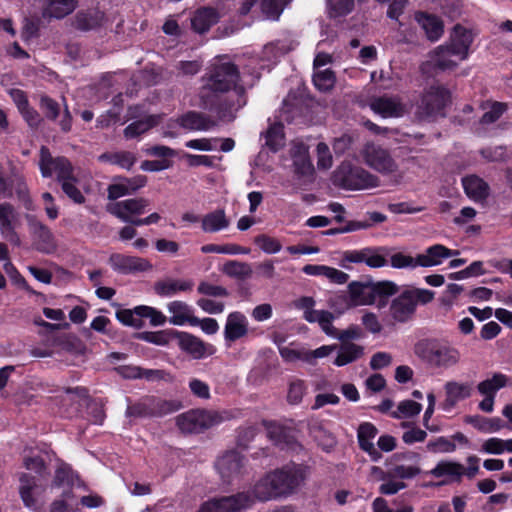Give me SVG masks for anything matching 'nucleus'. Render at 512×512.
Masks as SVG:
<instances>
[{
    "label": "nucleus",
    "instance_id": "obj_1",
    "mask_svg": "<svg viewBox=\"0 0 512 512\" xmlns=\"http://www.w3.org/2000/svg\"><path fill=\"white\" fill-rule=\"evenodd\" d=\"M202 82L198 107L214 112L221 121H233L236 112L247 103L238 66L230 61L215 63L202 77Z\"/></svg>",
    "mask_w": 512,
    "mask_h": 512
},
{
    "label": "nucleus",
    "instance_id": "obj_2",
    "mask_svg": "<svg viewBox=\"0 0 512 512\" xmlns=\"http://www.w3.org/2000/svg\"><path fill=\"white\" fill-rule=\"evenodd\" d=\"M309 467L303 464H288L267 473L254 485V494L259 501L287 496L294 493L307 479Z\"/></svg>",
    "mask_w": 512,
    "mask_h": 512
},
{
    "label": "nucleus",
    "instance_id": "obj_3",
    "mask_svg": "<svg viewBox=\"0 0 512 512\" xmlns=\"http://www.w3.org/2000/svg\"><path fill=\"white\" fill-rule=\"evenodd\" d=\"M39 170L43 178H50L56 173L57 182L61 185L63 193L75 204L85 202V196L76 186L78 179L74 174L73 164L67 157H53L48 147L41 146Z\"/></svg>",
    "mask_w": 512,
    "mask_h": 512
},
{
    "label": "nucleus",
    "instance_id": "obj_4",
    "mask_svg": "<svg viewBox=\"0 0 512 512\" xmlns=\"http://www.w3.org/2000/svg\"><path fill=\"white\" fill-rule=\"evenodd\" d=\"M452 96L443 85H431L425 89L417 104L416 116L423 121H435L446 116V108L451 104Z\"/></svg>",
    "mask_w": 512,
    "mask_h": 512
},
{
    "label": "nucleus",
    "instance_id": "obj_5",
    "mask_svg": "<svg viewBox=\"0 0 512 512\" xmlns=\"http://www.w3.org/2000/svg\"><path fill=\"white\" fill-rule=\"evenodd\" d=\"M332 183L345 190H363L379 185V178L351 162H342L332 174Z\"/></svg>",
    "mask_w": 512,
    "mask_h": 512
},
{
    "label": "nucleus",
    "instance_id": "obj_6",
    "mask_svg": "<svg viewBox=\"0 0 512 512\" xmlns=\"http://www.w3.org/2000/svg\"><path fill=\"white\" fill-rule=\"evenodd\" d=\"M435 292L423 288H409L403 290L390 305V312L397 322H407L412 318L418 304L426 305L433 301Z\"/></svg>",
    "mask_w": 512,
    "mask_h": 512
},
{
    "label": "nucleus",
    "instance_id": "obj_7",
    "mask_svg": "<svg viewBox=\"0 0 512 512\" xmlns=\"http://www.w3.org/2000/svg\"><path fill=\"white\" fill-rule=\"evenodd\" d=\"M222 416L215 411L192 409L176 417V425L186 434L201 433L222 421Z\"/></svg>",
    "mask_w": 512,
    "mask_h": 512
},
{
    "label": "nucleus",
    "instance_id": "obj_8",
    "mask_svg": "<svg viewBox=\"0 0 512 512\" xmlns=\"http://www.w3.org/2000/svg\"><path fill=\"white\" fill-rule=\"evenodd\" d=\"M159 333L156 345L168 346L176 343L182 352H213V346L205 343L199 337L191 333L177 331L175 329H165L157 331Z\"/></svg>",
    "mask_w": 512,
    "mask_h": 512
},
{
    "label": "nucleus",
    "instance_id": "obj_9",
    "mask_svg": "<svg viewBox=\"0 0 512 512\" xmlns=\"http://www.w3.org/2000/svg\"><path fill=\"white\" fill-rule=\"evenodd\" d=\"M371 278L365 281H352L348 284V295L337 296L333 306L340 304L343 309L373 304Z\"/></svg>",
    "mask_w": 512,
    "mask_h": 512
},
{
    "label": "nucleus",
    "instance_id": "obj_10",
    "mask_svg": "<svg viewBox=\"0 0 512 512\" xmlns=\"http://www.w3.org/2000/svg\"><path fill=\"white\" fill-rule=\"evenodd\" d=\"M245 467V457L236 450L226 451L216 462V468L222 480L228 484L240 479L245 472Z\"/></svg>",
    "mask_w": 512,
    "mask_h": 512
},
{
    "label": "nucleus",
    "instance_id": "obj_11",
    "mask_svg": "<svg viewBox=\"0 0 512 512\" xmlns=\"http://www.w3.org/2000/svg\"><path fill=\"white\" fill-rule=\"evenodd\" d=\"M108 263L113 271L123 275L143 273L153 269V265L148 259L123 253H112Z\"/></svg>",
    "mask_w": 512,
    "mask_h": 512
},
{
    "label": "nucleus",
    "instance_id": "obj_12",
    "mask_svg": "<svg viewBox=\"0 0 512 512\" xmlns=\"http://www.w3.org/2000/svg\"><path fill=\"white\" fill-rule=\"evenodd\" d=\"M264 426L269 440L280 449L296 451L302 448L296 429L276 422H264Z\"/></svg>",
    "mask_w": 512,
    "mask_h": 512
},
{
    "label": "nucleus",
    "instance_id": "obj_13",
    "mask_svg": "<svg viewBox=\"0 0 512 512\" xmlns=\"http://www.w3.org/2000/svg\"><path fill=\"white\" fill-rule=\"evenodd\" d=\"M474 40L471 30L456 24L453 27L450 42L446 45L439 46L440 52H447L449 55L459 56L461 60H465L468 57L470 46Z\"/></svg>",
    "mask_w": 512,
    "mask_h": 512
},
{
    "label": "nucleus",
    "instance_id": "obj_14",
    "mask_svg": "<svg viewBox=\"0 0 512 512\" xmlns=\"http://www.w3.org/2000/svg\"><path fill=\"white\" fill-rule=\"evenodd\" d=\"M29 231L36 242V249L43 253H49L54 247V237L44 223H42L35 215L26 214L25 216Z\"/></svg>",
    "mask_w": 512,
    "mask_h": 512
},
{
    "label": "nucleus",
    "instance_id": "obj_15",
    "mask_svg": "<svg viewBox=\"0 0 512 512\" xmlns=\"http://www.w3.org/2000/svg\"><path fill=\"white\" fill-rule=\"evenodd\" d=\"M366 163L373 169L381 173H391L396 169V163L388 150L376 146L368 145L365 148Z\"/></svg>",
    "mask_w": 512,
    "mask_h": 512
},
{
    "label": "nucleus",
    "instance_id": "obj_16",
    "mask_svg": "<svg viewBox=\"0 0 512 512\" xmlns=\"http://www.w3.org/2000/svg\"><path fill=\"white\" fill-rule=\"evenodd\" d=\"M258 500L252 491L238 492L234 495L215 498L221 512H242Z\"/></svg>",
    "mask_w": 512,
    "mask_h": 512
},
{
    "label": "nucleus",
    "instance_id": "obj_17",
    "mask_svg": "<svg viewBox=\"0 0 512 512\" xmlns=\"http://www.w3.org/2000/svg\"><path fill=\"white\" fill-rule=\"evenodd\" d=\"M445 400L442 402V408L449 411L456 406L459 401L470 397L472 386L468 383H459L456 381H449L444 386Z\"/></svg>",
    "mask_w": 512,
    "mask_h": 512
},
{
    "label": "nucleus",
    "instance_id": "obj_18",
    "mask_svg": "<svg viewBox=\"0 0 512 512\" xmlns=\"http://www.w3.org/2000/svg\"><path fill=\"white\" fill-rule=\"evenodd\" d=\"M371 109L384 118H397L403 116L405 109L401 101L394 97L380 96L375 98Z\"/></svg>",
    "mask_w": 512,
    "mask_h": 512
},
{
    "label": "nucleus",
    "instance_id": "obj_19",
    "mask_svg": "<svg viewBox=\"0 0 512 512\" xmlns=\"http://www.w3.org/2000/svg\"><path fill=\"white\" fill-rule=\"evenodd\" d=\"M415 20L424 30L428 40L435 42L443 35L444 24L438 16L428 12L418 11L415 13Z\"/></svg>",
    "mask_w": 512,
    "mask_h": 512
},
{
    "label": "nucleus",
    "instance_id": "obj_20",
    "mask_svg": "<svg viewBox=\"0 0 512 512\" xmlns=\"http://www.w3.org/2000/svg\"><path fill=\"white\" fill-rule=\"evenodd\" d=\"M219 13L213 7L198 8L191 18V28L198 34H204L210 30L212 26L218 23Z\"/></svg>",
    "mask_w": 512,
    "mask_h": 512
},
{
    "label": "nucleus",
    "instance_id": "obj_21",
    "mask_svg": "<svg viewBox=\"0 0 512 512\" xmlns=\"http://www.w3.org/2000/svg\"><path fill=\"white\" fill-rule=\"evenodd\" d=\"M248 333V321L244 314L235 311L228 315L225 328L224 338L226 342H235L236 340L246 336Z\"/></svg>",
    "mask_w": 512,
    "mask_h": 512
},
{
    "label": "nucleus",
    "instance_id": "obj_22",
    "mask_svg": "<svg viewBox=\"0 0 512 512\" xmlns=\"http://www.w3.org/2000/svg\"><path fill=\"white\" fill-rule=\"evenodd\" d=\"M150 205V201L146 198H130L122 201H117L114 204L108 206V212L113 216L117 217V213L124 215L135 216L142 215L146 212L147 207Z\"/></svg>",
    "mask_w": 512,
    "mask_h": 512
},
{
    "label": "nucleus",
    "instance_id": "obj_23",
    "mask_svg": "<svg viewBox=\"0 0 512 512\" xmlns=\"http://www.w3.org/2000/svg\"><path fill=\"white\" fill-rule=\"evenodd\" d=\"M178 124L191 131H207L216 125V122L208 115L198 111H188L177 119Z\"/></svg>",
    "mask_w": 512,
    "mask_h": 512
},
{
    "label": "nucleus",
    "instance_id": "obj_24",
    "mask_svg": "<svg viewBox=\"0 0 512 512\" xmlns=\"http://www.w3.org/2000/svg\"><path fill=\"white\" fill-rule=\"evenodd\" d=\"M193 280H180L167 278L158 280L153 285L154 293L160 297H171L179 292H188L193 289Z\"/></svg>",
    "mask_w": 512,
    "mask_h": 512
},
{
    "label": "nucleus",
    "instance_id": "obj_25",
    "mask_svg": "<svg viewBox=\"0 0 512 512\" xmlns=\"http://www.w3.org/2000/svg\"><path fill=\"white\" fill-rule=\"evenodd\" d=\"M377 433V428L369 422L360 424L357 430L359 447L367 452L373 461H378L382 457L381 453L375 448L372 442V439L375 438Z\"/></svg>",
    "mask_w": 512,
    "mask_h": 512
},
{
    "label": "nucleus",
    "instance_id": "obj_26",
    "mask_svg": "<svg viewBox=\"0 0 512 512\" xmlns=\"http://www.w3.org/2000/svg\"><path fill=\"white\" fill-rule=\"evenodd\" d=\"M167 309L172 316L169 322L176 326L197 323V317L193 315V309L186 302L175 300L167 305Z\"/></svg>",
    "mask_w": 512,
    "mask_h": 512
},
{
    "label": "nucleus",
    "instance_id": "obj_27",
    "mask_svg": "<svg viewBox=\"0 0 512 512\" xmlns=\"http://www.w3.org/2000/svg\"><path fill=\"white\" fill-rule=\"evenodd\" d=\"M464 472L465 468L461 463L442 460L430 471V474L435 478L447 477L448 479L442 482V484H445L448 482H460Z\"/></svg>",
    "mask_w": 512,
    "mask_h": 512
},
{
    "label": "nucleus",
    "instance_id": "obj_28",
    "mask_svg": "<svg viewBox=\"0 0 512 512\" xmlns=\"http://www.w3.org/2000/svg\"><path fill=\"white\" fill-rule=\"evenodd\" d=\"M462 185L466 195L475 202L485 201L489 196L490 187L488 183L476 175L464 177Z\"/></svg>",
    "mask_w": 512,
    "mask_h": 512
},
{
    "label": "nucleus",
    "instance_id": "obj_29",
    "mask_svg": "<svg viewBox=\"0 0 512 512\" xmlns=\"http://www.w3.org/2000/svg\"><path fill=\"white\" fill-rule=\"evenodd\" d=\"M40 485L37 478L28 473H21L19 475V495L24 505L28 508L35 506L36 497L39 493Z\"/></svg>",
    "mask_w": 512,
    "mask_h": 512
},
{
    "label": "nucleus",
    "instance_id": "obj_30",
    "mask_svg": "<svg viewBox=\"0 0 512 512\" xmlns=\"http://www.w3.org/2000/svg\"><path fill=\"white\" fill-rule=\"evenodd\" d=\"M18 216V212L11 203H0V229L2 234L10 240L13 237H17L16 225Z\"/></svg>",
    "mask_w": 512,
    "mask_h": 512
},
{
    "label": "nucleus",
    "instance_id": "obj_31",
    "mask_svg": "<svg viewBox=\"0 0 512 512\" xmlns=\"http://www.w3.org/2000/svg\"><path fill=\"white\" fill-rule=\"evenodd\" d=\"M161 120L162 117L159 114L147 115L144 118L136 120L126 126L123 130V135L126 139L137 138L158 126Z\"/></svg>",
    "mask_w": 512,
    "mask_h": 512
},
{
    "label": "nucleus",
    "instance_id": "obj_32",
    "mask_svg": "<svg viewBox=\"0 0 512 512\" xmlns=\"http://www.w3.org/2000/svg\"><path fill=\"white\" fill-rule=\"evenodd\" d=\"M77 0H44L43 16L63 19L77 7Z\"/></svg>",
    "mask_w": 512,
    "mask_h": 512
},
{
    "label": "nucleus",
    "instance_id": "obj_33",
    "mask_svg": "<svg viewBox=\"0 0 512 512\" xmlns=\"http://www.w3.org/2000/svg\"><path fill=\"white\" fill-rule=\"evenodd\" d=\"M105 14L99 10L79 11L74 18V26L80 31H90L102 26Z\"/></svg>",
    "mask_w": 512,
    "mask_h": 512
},
{
    "label": "nucleus",
    "instance_id": "obj_34",
    "mask_svg": "<svg viewBox=\"0 0 512 512\" xmlns=\"http://www.w3.org/2000/svg\"><path fill=\"white\" fill-rule=\"evenodd\" d=\"M124 379L145 378L147 380L164 379L166 373L163 370L142 369L139 366L120 365L114 368Z\"/></svg>",
    "mask_w": 512,
    "mask_h": 512
},
{
    "label": "nucleus",
    "instance_id": "obj_35",
    "mask_svg": "<svg viewBox=\"0 0 512 512\" xmlns=\"http://www.w3.org/2000/svg\"><path fill=\"white\" fill-rule=\"evenodd\" d=\"M371 287V291L373 293V304L378 301L379 307L386 306L389 297L395 295L398 292L397 284L388 280L374 282L371 279Z\"/></svg>",
    "mask_w": 512,
    "mask_h": 512
},
{
    "label": "nucleus",
    "instance_id": "obj_36",
    "mask_svg": "<svg viewBox=\"0 0 512 512\" xmlns=\"http://www.w3.org/2000/svg\"><path fill=\"white\" fill-rule=\"evenodd\" d=\"M229 226V220L223 209H217L206 214L201 219V228L204 232L214 233L223 230Z\"/></svg>",
    "mask_w": 512,
    "mask_h": 512
},
{
    "label": "nucleus",
    "instance_id": "obj_37",
    "mask_svg": "<svg viewBox=\"0 0 512 512\" xmlns=\"http://www.w3.org/2000/svg\"><path fill=\"white\" fill-rule=\"evenodd\" d=\"M221 271L226 276L237 279V280H246L252 276V267L249 263L241 262L238 260H227Z\"/></svg>",
    "mask_w": 512,
    "mask_h": 512
},
{
    "label": "nucleus",
    "instance_id": "obj_38",
    "mask_svg": "<svg viewBox=\"0 0 512 512\" xmlns=\"http://www.w3.org/2000/svg\"><path fill=\"white\" fill-rule=\"evenodd\" d=\"M464 420L479 431L486 433L499 431L505 426L500 418H485L480 415L466 416Z\"/></svg>",
    "mask_w": 512,
    "mask_h": 512
},
{
    "label": "nucleus",
    "instance_id": "obj_39",
    "mask_svg": "<svg viewBox=\"0 0 512 512\" xmlns=\"http://www.w3.org/2000/svg\"><path fill=\"white\" fill-rule=\"evenodd\" d=\"M360 335L361 330L356 326H351L342 331L337 330L335 337H337L342 343V348L338 350V352H362V348L360 346L349 343L351 340L359 338Z\"/></svg>",
    "mask_w": 512,
    "mask_h": 512
},
{
    "label": "nucleus",
    "instance_id": "obj_40",
    "mask_svg": "<svg viewBox=\"0 0 512 512\" xmlns=\"http://www.w3.org/2000/svg\"><path fill=\"white\" fill-rule=\"evenodd\" d=\"M182 408V403L179 400H167L157 397H152V411L153 417H163L168 414L179 411Z\"/></svg>",
    "mask_w": 512,
    "mask_h": 512
},
{
    "label": "nucleus",
    "instance_id": "obj_41",
    "mask_svg": "<svg viewBox=\"0 0 512 512\" xmlns=\"http://www.w3.org/2000/svg\"><path fill=\"white\" fill-rule=\"evenodd\" d=\"M284 140L283 125L275 123L271 125L265 133V144L273 152H277L283 145Z\"/></svg>",
    "mask_w": 512,
    "mask_h": 512
},
{
    "label": "nucleus",
    "instance_id": "obj_42",
    "mask_svg": "<svg viewBox=\"0 0 512 512\" xmlns=\"http://www.w3.org/2000/svg\"><path fill=\"white\" fill-rule=\"evenodd\" d=\"M286 4L287 0H260V9L267 19L277 21Z\"/></svg>",
    "mask_w": 512,
    "mask_h": 512
},
{
    "label": "nucleus",
    "instance_id": "obj_43",
    "mask_svg": "<svg viewBox=\"0 0 512 512\" xmlns=\"http://www.w3.org/2000/svg\"><path fill=\"white\" fill-rule=\"evenodd\" d=\"M507 377L504 374L496 373L491 379L484 380L478 384V390L483 395H495L496 391L505 387Z\"/></svg>",
    "mask_w": 512,
    "mask_h": 512
},
{
    "label": "nucleus",
    "instance_id": "obj_44",
    "mask_svg": "<svg viewBox=\"0 0 512 512\" xmlns=\"http://www.w3.org/2000/svg\"><path fill=\"white\" fill-rule=\"evenodd\" d=\"M127 417H153L152 396L142 398L139 402L128 405Z\"/></svg>",
    "mask_w": 512,
    "mask_h": 512
},
{
    "label": "nucleus",
    "instance_id": "obj_45",
    "mask_svg": "<svg viewBox=\"0 0 512 512\" xmlns=\"http://www.w3.org/2000/svg\"><path fill=\"white\" fill-rule=\"evenodd\" d=\"M135 312L137 316H140L143 318H149L150 324L152 326H162L166 323L167 317L156 308L146 306V305H139L135 307Z\"/></svg>",
    "mask_w": 512,
    "mask_h": 512
},
{
    "label": "nucleus",
    "instance_id": "obj_46",
    "mask_svg": "<svg viewBox=\"0 0 512 512\" xmlns=\"http://www.w3.org/2000/svg\"><path fill=\"white\" fill-rule=\"evenodd\" d=\"M422 410V405L413 400H404L398 404L397 410L391 413L395 419L411 418L417 416Z\"/></svg>",
    "mask_w": 512,
    "mask_h": 512
},
{
    "label": "nucleus",
    "instance_id": "obj_47",
    "mask_svg": "<svg viewBox=\"0 0 512 512\" xmlns=\"http://www.w3.org/2000/svg\"><path fill=\"white\" fill-rule=\"evenodd\" d=\"M15 194L19 202L22 203L24 208L28 211L34 210V202L31 198L30 191L25 179L20 176L16 179V183L14 185Z\"/></svg>",
    "mask_w": 512,
    "mask_h": 512
},
{
    "label": "nucleus",
    "instance_id": "obj_48",
    "mask_svg": "<svg viewBox=\"0 0 512 512\" xmlns=\"http://www.w3.org/2000/svg\"><path fill=\"white\" fill-rule=\"evenodd\" d=\"M335 74L331 69L318 71L313 75L314 86L321 92H327L334 87Z\"/></svg>",
    "mask_w": 512,
    "mask_h": 512
},
{
    "label": "nucleus",
    "instance_id": "obj_49",
    "mask_svg": "<svg viewBox=\"0 0 512 512\" xmlns=\"http://www.w3.org/2000/svg\"><path fill=\"white\" fill-rule=\"evenodd\" d=\"M414 352H451L447 343L434 339V338H426L418 341L415 345Z\"/></svg>",
    "mask_w": 512,
    "mask_h": 512
},
{
    "label": "nucleus",
    "instance_id": "obj_50",
    "mask_svg": "<svg viewBox=\"0 0 512 512\" xmlns=\"http://www.w3.org/2000/svg\"><path fill=\"white\" fill-rule=\"evenodd\" d=\"M39 107L45 118L50 121H55L60 115L59 103L46 94L40 96Z\"/></svg>",
    "mask_w": 512,
    "mask_h": 512
},
{
    "label": "nucleus",
    "instance_id": "obj_51",
    "mask_svg": "<svg viewBox=\"0 0 512 512\" xmlns=\"http://www.w3.org/2000/svg\"><path fill=\"white\" fill-rule=\"evenodd\" d=\"M508 106L506 103L494 101L490 105V110L485 112L480 118L482 125L493 124L498 121L501 116L507 111Z\"/></svg>",
    "mask_w": 512,
    "mask_h": 512
},
{
    "label": "nucleus",
    "instance_id": "obj_52",
    "mask_svg": "<svg viewBox=\"0 0 512 512\" xmlns=\"http://www.w3.org/2000/svg\"><path fill=\"white\" fill-rule=\"evenodd\" d=\"M369 252L365 259V264L371 268H380L387 264L385 254H387V248L385 247H368Z\"/></svg>",
    "mask_w": 512,
    "mask_h": 512
},
{
    "label": "nucleus",
    "instance_id": "obj_53",
    "mask_svg": "<svg viewBox=\"0 0 512 512\" xmlns=\"http://www.w3.org/2000/svg\"><path fill=\"white\" fill-rule=\"evenodd\" d=\"M73 484V470L65 463H61L55 471L52 481L53 487L70 486Z\"/></svg>",
    "mask_w": 512,
    "mask_h": 512
},
{
    "label": "nucleus",
    "instance_id": "obj_54",
    "mask_svg": "<svg viewBox=\"0 0 512 512\" xmlns=\"http://www.w3.org/2000/svg\"><path fill=\"white\" fill-rule=\"evenodd\" d=\"M254 242L267 254H275L282 249V245L279 240L266 234L256 236Z\"/></svg>",
    "mask_w": 512,
    "mask_h": 512
},
{
    "label": "nucleus",
    "instance_id": "obj_55",
    "mask_svg": "<svg viewBox=\"0 0 512 512\" xmlns=\"http://www.w3.org/2000/svg\"><path fill=\"white\" fill-rule=\"evenodd\" d=\"M425 360L433 367L448 368L458 362L453 354H424Z\"/></svg>",
    "mask_w": 512,
    "mask_h": 512
},
{
    "label": "nucleus",
    "instance_id": "obj_56",
    "mask_svg": "<svg viewBox=\"0 0 512 512\" xmlns=\"http://www.w3.org/2000/svg\"><path fill=\"white\" fill-rule=\"evenodd\" d=\"M421 468L417 465H395L390 469V477L395 479H412L421 473Z\"/></svg>",
    "mask_w": 512,
    "mask_h": 512
},
{
    "label": "nucleus",
    "instance_id": "obj_57",
    "mask_svg": "<svg viewBox=\"0 0 512 512\" xmlns=\"http://www.w3.org/2000/svg\"><path fill=\"white\" fill-rule=\"evenodd\" d=\"M117 319L126 326L141 328L144 324L142 318L136 315L134 309H121L116 312Z\"/></svg>",
    "mask_w": 512,
    "mask_h": 512
},
{
    "label": "nucleus",
    "instance_id": "obj_58",
    "mask_svg": "<svg viewBox=\"0 0 512 512\" xmlns=\"http://www.w3.org/2000/svg\"><path fill=\"white\" fill-rule=\"evenodd\" d=\"M23 465L27 470L34 471L40 478L49 474L45 461L40 456L25 457Z\"/></svg>",
    "mask_w": 512,
    "mask_h": 512
},
{
    "label": "nucleus",
    "instance_id": "obj_59",
    "mask_svg": "<svg viewBox=\"0 0 512 512\" xmlns=\"http://www.w3.org/2000/svg\"><path fill=\"white\" fill-rule=\"evenodd\" d=\"M426 252L430 256L431 260L439 261V265L442 263V259H446L459 254L458 250L449 249L442 244H434L428 247Z\"/></svg>",
    "mask_w": 512,
    "mask_h": 512
},
{
    "label": "nucleus",
    "instance_id": "obj_60",
    "mask_svg": "<svg viewBox=\"0 0 512 512\" xmlns=\"http://www.w3.org/2000/svg\"><path fill=\"white\" fill-rule=\"evenodd\" d=\"M197 292L199 294L209 296V297H228L229 291L219 285H214L206 281H201L197 287Z\"/></svg>",
    "mask_w": 512,
    "mask_h": 512
},
{
    "label": "nucleus",
    "instance_id": "obj_61",
    "mask_svg": "<svg viewBox=\"0 0 512 512\" xmlns=\"http://www.w3.org/2000/svg\"><path fill=\"white\" fill-rule=\"evenodd\" d=\"M110 157L111 164L127 170H130L136 162L134 154L129 151L111 152Z\"/></svg>",
    "mask_w": 512,
    "mask_h": 512
},
{
    "label": "nucleus",
    "instance_id": "obj_62",
    "mask_svg": "<svg viewBox=\"0 0 512 512\" xmlns=\"http://www.w3.org/2000/svg\"><path fill=\"white\" fill-rule=\"evenodd\" d=\"M314 439L325 450H329L335 445V439L330 433H327L321 426H313L310 430Z\"/></svg>",
    "mask_w": 512,
    "mask_h": 512
},
{
    "label": "nucleus",
    "instance_id": "obj_63",
    "mask_svg": "<svg viewBox=\"0 0 512 512\" xmlns=\"http://www.w3.org/2000/svg\"><path fill=\"white\" fill-rule=\"evenodd\" d=\"M334 16H346L354 8V0H327Z\"/></svg>",
    "mask_w": 512,
    "mask_h": 512
},
{
    "label": "nucleus",
    "instance_id": "obj_64",
    "mask_svg": "<svg viewBox=\"0 0 512 512\" xmlns=\"http://www.w3.org/2000/svg\"><path fill=\"white\" fill-rule=\"evenodd\" d=\"M19 113L31 129H38L43 123L40 113L30 105L19 111Z\"/></svg>",
    "mask_w": 512,
    "mask_h": 512
}]
</instances>
